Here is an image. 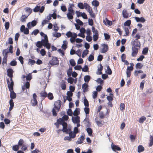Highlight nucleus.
<instances>
[{"mask_svg":"<svg viewBox=\"0 0 153 153\" xmlns=\"http://www.w3.org/2000/svg\"><path fill=\"white\" fill-rule=\"evenodd\" d=\"M19 148V146L18 145H16L13 146L12 149L15 151H18Z\"/></svg>","mask_w":153,"mask_h":153,"instance_id":"72a5a7b5","label":"nucleus"},{"mask_svg":"<svg viewBox=\"0 0 153 153\" xmlns=\"http://www.w3.org/2000/svg\"><path fill=\"white\" fill-rule=\"evenodd\" d=\"M74 81V79L71 77H69L68 79V82L71 84H72L73 83Z\"/></svg>","mask_w":153,"mask_h":153,"instance_id":"4d7b16f0","label":"nucleus"},{"mask_svg":"<svg viewBox=\"0 0 153 153\" xmlns=\"http://www.w3.org/2000/svg\"><path fill=\"white\" fill-rule=\"evenodd\" d=\"M92 30L94 34V35H99L97 29H96L94 27H92Z\"/></svg>","mask_w":153,"mask_h":153,"instance_id":"58836bf2","label":"nucleus"},{"mask_svg":"<svg viewBox=\"0 0 153 153\" xmlns=\"http://www.w3.org/2000/svg\"><path fill=\"white\" fill-rule=\"evenodd\" d=\"M77 35L75 33H73V36L71 37L70 39V41L71 43H73L76 41V38L77 37Z\"/></svg>","mask_w":153,"mask_h":153,"instance_id":"a211bd4d","label":"nucleus"},{"mask_svg":"<svg viewBox=\"0 0 153 153\" xmlns=\"http://www.w3.org/2000/svg\"><path fill=\"white\" fill-rule=\"evenodd\" d=\"M143 73V71L141 70H139L138 71H135L134 72V75L137 76L138 75V74L139 73Z\"/></svg>","mask_w":153,"mask_h":153,"instance_id":"49530a36","label":"nucleus"},{"mask_svg":"<svg viewBox=\"0 0 153 153\" xmlns=\"http://www.w3.org/2000/svg\"><path fill=\"white\" fill-rule=\"evenodd\" d=\"M61 104L62 102L60 100H58L55 102L54 108L52 109L53 116H56L57 115V114L56 112V111L58 112L59 111Z\"/></svg>","mask_w":153,"mask_h":153,"instance_id":"20e7f679","label":"nucleus"},{"mask_svg":"<svg viewBox=\"0 0 153 153\" xmlns=\"http://www.w3.org/2000/svg\"><path fill=\"white\" fill-rule=\"evenodd\" d=\"M29 63L31 65H33L35 63H36V62L35 60H32L31 59H29Z\"/></svg>","mask_w":153,"mask_h":153,"instance_id":"774afa93","label":"nucleus"},{"mask_svg":"<svg viewBox=\"0 0 153 153\" xmlns=\"http://www.w3.org/2000/svg\"><path fill=\"white\" fill-rule=\"evenodd\" d=\"M76 22L79 25L82 26L83 23L80 20L78 19L76 20Z\"/></svg>","mask_w":153,"mask_h":153,"instance_id":"680f3d73","label":"nucleus"},{"mask_svg":"<svg viewBox=\"0 0 153 153\" xmlns=\"http://www.w3.org/2000/svg\"><path fill=\"white\" fill-rule=\"evenodd\" d=\"M7 82L8 85V87L10 91L13 90V87L14 85L13 82H11L10 83V82L9 79H7Z\"/></svg>","mask_w":153,"mask_h":153,"instance_id":"6e6552de","label":"nucleus"},{"mask_svg":"<svg viewBox=\"0 0 153 153\" xmlns=\"http://www.w3.org/2000/svg\"><path fill=\"white\" fill-rule=\"evenodd\" d=\"M94 56L93 55L91 54L89 56L88 60L89 61H91L94 59Z\"/></svg>","mask_w":153,"mask_h":153,"instance_id":"0e129e2a","label":"nucleus"},{"mask_svg":"<svg viewBox=\"0 0 153 153\" xmlns=\"http://www.w3.org/2000/svg\"><path fill=\"white\" fill-rule=\"evenodd\" d=\"M74 6V4H69V7L68 8V11L69 13H72L73 14L74 13V11L73 10L72 8Z\"/></svg>","mask_w":153,"mask_h":153,"instance_id":"ddd939ff","label":"nucleus"},{"mask_svg":"<svg viewBox=\"0 0 153 153\" xmlns=\"http://www.w3.org/2000/svg\"><path fill=\"white\" fill-rule=\"evenodd\" d=\"M123 16L125 18H127L128 17L129 13H128L127 10L126 9L123 10L122 12Z\"/></svg>","mask_w":153,"mask_h":153,"instance_id":"f8f14e48","label":"nucleus"},{"mask_svg":"<svg viewBox=\"0 0 153 153\" xmlns=\"http://www.w3.org/2000/svg\"><path fill=\"white\" fill-rule=\"evenodd\" d=\"M9 104L10 105V107L9 108V111H11L14 106V103L13 102V100L12 99H10V100Z\"/></svg>","mask_w":153,"mask_h":153,"instance_id":"5701e85b","label":"nucleus"},{"mask_svg":"<svg viewBox=\"0 0 153 153\" xmlns=\"http://www.w3.org/2000/svg\"><path fill=\"white\" fill-rule=\"evenodd\" d=\"M85 139V137L83 135H82L79 138H78V140L76 142L77 144H80L83 143V141Z\"/></svg>","mask_w":153,"mask_h":153,"instance_id":"9b49d317","label":"nucleus"},{"mask_svg":"<svg viewBox=\"0 0 153 153\" xmlns=\"http://www.w3.org/2000/svg\"><path fill=\"white\" fill-rule=\"evenodd\" d=\"M104 35L105 36V39L107 40L110 39V36L109 35L106 33H104Z\"/></svg>","mask_w":153,"mask_h":153,"instance_id":"052dcab7","label":"nucleus"},{"mask_svg":"<svg viewBox=\"0 0 153 153\" xmlns=\"http://www.w3.org/2000/svg\"><path fill=\"white\" fill-rule=\"evenodd\" d=\"M24 141L23 139H20L18 141V145L19 146H21L24 144Z\"/></svg>","mask_w":153,"mask_h":153,"instance_id":"2f4dec72","label":"nucleus"},{"mask_svg":"<svg viewBox=\"0 0 153 153\" xmlns=\"http://www.w3.org/2000/svg\"><path fill=\"white\" fill-rule=\"evenodd\" d=\"M27 18V16L25 15H22L21 18V21L22 22H24L25 21L26 19Z\"/></svg>","mask_w":153,"mask_h":153,"instance_id":"a18cd8bd","label":"nucleus"},{"mask_svg":"<svg viewBox=\"0 0 153 153\" xmlns=\"http://www.w3.org/2000/svg\"><path fill=\"white\" fill-rule=\"evenodd\" d=\"M146 120V117L144 116H142L139 119L138 122L139 123H143Z\"/></svg>","mask_w":153,"mask_h":153,"instance_id":"473e14b6","label":"nucleus"},{"mask_svg":"<svg viewBox=\"0 0 153 153\" xmlns=\"http://www.w3.org/2000/svg\"><path fill=\"white\" fill-rule=\"evenodd\" d=\"M72 72V68H70L67 71V75L68 76H70Z\"/></svg>","mask_w":153,"mask_h":153,"instance_id":"8fccbe9b","label":"nucleus"},{"mask_svg":"<svg viewBox=\"0 0 153 153\" xmlns=\"http://www.w3.org/2000/svg\"><path fill=\"white\" fill-rule=\"evenodd\" d=\"M13 71L12 69L9 68L7 70V75L9 77L13 76Z\"/></svg>","mask_w":153,"mask_h":153,"instance_id":"6ab92c4d","label":"nucleus"},{"mask_svg":"<svg viewBox=\"0 0 153 153\" xmlns=\"http://www.w3.org/2000/svg\"><path fill=\"white\" fill-rule=\"evenodd\" d=\"M84 104L85 106L87 107L89 106V104L86 98H85L84 99Z\"/></svg>","mask_w":153,"mask_h":153,"instance_id":"a19ab883","label":"nucleus"},{"mask_svg":"<svg viewBox=\"0 0 153 153\" xmlns=\"http://www.w3.org/2000/svg\"><path fill=\"white\" fill-rule=\"evenodd\" d=\"M135 20L137 22H144L146 21L145 19L143 17H141L140 18L138 17H134Z\"/></svg>","mask_w":153,"mask_h":153,"instance_id":"2eb2a0df","label":"nucleus"},{"mask_svg":"<svg viewBox=\"0 0 153 153\" xmlns=\"http://www.w3.org/2000/svg\"><path fill=\"white\" fill-rule=\"evenodd\" d=\"M39 32V30L38 29H35L33 31L31 34L36 36Z\"/></svg>","mask_w":153,"mask_h":153,"instance_id":"bf43d9fd","label":"nucleus"},{"mask_svg":"<svg viewBox=\"0 0 153 153\" xmlns=\"http://www.w3.org/2000/svg\"><path fill=\"white\" fill-rule=\"evenodd\" d=\"M74 14V13L73 14V13H69L68 12L67 15V16L69 19H73V16Z\"/></svg>","mask_w":153,"mask_h":153,"instance_id":"393cba45","label":"nucleus"},{"mask_svg":"<svg viewBox=\"0 0 153 153\" xmlns=\"http://www.w3.org/2000/svg\"><path fill=\"white\" fill-rule=\"evenodd\" d=\"M84 110L86 114H89L90 111V109L89 108L85 107L84 108Z\"/></svg>","mask_w":153,"mask_h":153,"instance_id":"69168bd1","label":"nucleus"},{"mask_svg":"<svg viewBox=\"0 0 153 153\" xmlns=\"http://www.w3.org/2000/svg\"><path fill=\"white\" fill-rule=\"evenodd\" d=\"M103 69V66L102 64H100V67H98L97 69V74L98 75H100L102 74V71Z\"/></svg>","mask_w":153,"mask_h":153,"instance_id":"f3484780","label":"nucleus"},{"mask_svg":"<svg viewBox=\"0 0 153 153\" xmlns=\"http://www.w3.org/2000/svg\"><path fill=\"white\" fill-rule=\"evenodd\" d=\"M68 44V43L66 40L63 41V44L62 46V48L64 50H65L67 48Z\"/></svg>","mask_w":153,"mask_h":153,"instance_id":"4be33fe9","label":"nucleus"},{"mask_svg":"<svg viewBox=\"0 0 153 153\" xmlns=\"http://www.w3.org/2000/svg\"><path fill=\"white\" fill-rule=\"evenodd\" d=\"M68 127L66 128V132H65L67 134H69L70 137L71 138H74L76 136V134H74L73 132L71 131V128H67Z\"/></svg>","mask_w":153,"mask_h":153,"instance_id":"39448f33","label":"nucleus"},{"mask_svg":"<svg viewBox=\"0 0 153 153\" xmlns=\"http://www.w3.org/2000/svg\"><path fill=\"white\" fill-rule=\"evenodd\" d=\"M145 84V81L143 80L140 83V89L143 90L144 88V84Z\"/></svg>","mask_w":153,"mask_h":153,"instance_id":"6e6d98bb","label":"nucleus"},{"mask_svg":"<svg viewBox=\"0 0 153 153\" xmlns=\"http://www.w3.org/2000/svg\"><path fill=\"white\" fill-rule=\"evenodd\" d=\"M141 38V36L139 33L136 34V36L134 37L135 39L134 40H138V39H140Z\"/></svg>","mask_w":153,"mask_h":153,"instance_id":"338daca9","label":"nucleus"},{"mask_svg":"<svg viewBox=\"0 0 153 153\" xmlns=\"http://www.w3.org/2000/svg\"><path fill=\"white\" fill-rule=\"evenodd\" d=\"M78 6L80 9H83L84 8V4L82 2L79 3Z\"/></svg>","mask_w":153,"mask_h":153,"instance_id":"13d9d810","label":"nucleus"},{"mask_svg":"<svg viewBox=\"0 0 153 153\" xmlns=\"http://www.w3.org/2000/svg\"><path fill=\"white\" fill-rule=\"evenodd\" d=\"M21 150L23 151H26L28 147V146L27 145L24 144L22 146Z\"/></svg>","mask_w":153,"mask_h":153,"instance_id":"09e8293b","label":"nucleus"},{"mask_svg":"<svg viewBox=\"0 0 153 153\" xmlns=\"http://www.w3.org/2000/svg\"><path fill=\"white\" fill-rule=\"evenodd\" d=\"M3 54H4V58H7L8 56V53H9L7 49L4 50L3 51Z\"/></svg>","mask_w":153,"mask_h":153,"instance_id":"c85d7f7f","label":"nucleus"},{"mask_svg":"<svg viewBox=\"0 0 153 153\" xmlns=\"http://www.w3.org/2000/svg\"><path fill=\"white\" fill-rule=\"evenodd\" d=\"M111 148L112 150L116 152V151H120L121 148L117 146L114 145H111Z\"/></svg>","mask_w":153,"mask_h":153,"instance_id":"dca6fc26","label":"nucleus"},{"mask_svg":"<svg viewBox=\"0 0 153 153\" xmlns=\"http://www.w3.org/2000/svg\"><path fill=\"white\" fill-rule=\"evenodd\" d=\"M107 73L109 75H110L112 74V72L111 69L110 68L109 66L107 65Z\"/></svg>","mask_w":153,"mask_h":153,"instance_id":"4c0bfd02","label":"nucleus"},{"mask_svg":"<svg viewBox=\"0 0 153 153\" xmlns=\"http://www.w3.org/2000/svg\"><path fill=\"white\" fill-rule=\"evenodd\" d=\"M41 36L44 37V39H42L41 42L42 43V45L46 48L48 49L51 48V45L48 43V38L47 35L45 34L43 32H41L40 33Z\"/></svg>","mask_w":153,"mask_h":153,"instance_id":"f03ea898","label":"nucleus"},{"mask_svg":"<svg viewBox=\"0 0 153 153\" xmlns=\"http://www.w3.org/2000/svg\"><path fill=\"white\" fill-rule=\"evenodd\" d=\"M143 67V65L140 63H137L135 65V68L137 69H141Z\"/></svg>","mask_w":153,"mask_h":153,"instance_id":"f704fd0d","label":"nucleus"},{"mask_svg":"<svg viewBox=\"0 0 153 153\" xmlns=\"http://www.w3.org/2000/svg\"><path fill=\"white\" fill-rule=\"evenodd\" d=\"M153 145V136L150 135L149 139V146H152Z\"/></svg>","mask_w":153,"mask_h":153,"instance_id":"c756f323","label":"nucleus"},{"mask_svg":"<svg viewBox=\"0 0 153 153\" xmlns=\"http://www.w3.org/2000/svg\"><path fill=\"white\" fill-rule=\"evenodd\" d=\"M131 20H128L126 21L124 24V25L125 26H128L129 29L131 28L130 25L131 24Z\"/></svg>","mask_w":153,"mask_h":153,"instance_id":"a878e982","label":"nucleus"},{"mask_svg":"<svg viewBox=\"0 0 153 153\" xmlns=\"http://www.w3.org/2000/svg\"><path fill=\"white\" fill-rule=\"evenodd\" d=\"M128 27H125L124 28V30L125 31L126 35H125V36H128L129 35V30Z\"/></svg>","mask_w":153,"mask_h":153,"instance_id":"c9c22d12","label":"nucleus"},{"mask_svg":"<svg viewBox=\"0 0 153 153\" xmlns=\"http://www.w3.org/2000/svg\"><path fill=\"white\" fill-rule=\"evenodd\" d=\"M149 48L147 47L145 48H144L142 51V53L145 55H146L148 51Z\"/></svg>","mask_w":153,"mask_h":153,"instance_id":"e433bc0d","label":"nucleus"},{"mask_svg":"<svg viewBox=\"0 0 153 153\" xmlns=\"http://www.w3.org/2000/svg\"><path fill=\"white\" fill-rule=\"evenodd\" d=\"M57 122L54 123V125L56 126L57 128H59V125H61L63 126L62 129L63 132H66V128L68 127V124L62 118H59L57 119Z\"/></svg>","mask_w":153,"mask_h":153,"instance_id":"7ed1b4c3","label":"nucleus"},{"mask_svg":"<svg viewBox=\"0 0 153 153\" xmlns=\"http://www.w3.org/2000/svg\"><path fill=\"white\" fill-rule=\"evenodd\" d=\"M40 8V6H36L33 9V10L35 12H37L39 11Z\"/></svg>","mask_w":153,"mask_h":153,"instance_id":"603ef678","label":"nucleus"},{"mask_svg":"<svg viewBox=\"0 0 153 153\" xmlns=\"http://www.w3.org/2000/svg\"><path fill=\"white\" fill-rule=\"evenodd\" d=\"M10 65L12 66H16L17 65V62L16 60H13L10 63Z\"/></svg>","mask_w":153,"mask_h":153,"instance_id":"37998d69","label":"nucleus"},{"mask_svg":"<svg viewBox=\"0 0 153 153\" xmlns=\"http://www.w3.org/2000/svg\"><path fill=\"white\" fill-rule=\"evenodd\" d=\"M88 69L89 68L88 66L87 65H85L83 68L82 70L83 71L87 72L88 70Z\"/></svg>","mask_w":153,"mask_h":153,"instance_id":"e2e57ef3","label":"nucleus"},{"mask_svg":"<svg viewBox=\"0 0 153 153\" xmlns=\"http://www.w3.org/2000/svg\"><path fill=\"white\" fill-rule=\"evenodd\" d=\"M91 79V77L89 75H86L84 76V80L85 82L88 83Z\"/></svg>","mask_w":153,"mask_h":153,"instance_id":"bb28decb","label":"nucleus"},{"mask_svg":"<svg viewBox=\"0 0 153 153\" xmlns=\"http://www.w3.org/2000/svg\"><path fill=\"white\" fill-rule=\"evenodd\" d=\"M137 152L139 153L143 152L144 150V148L142 145H139L137 148Z\"/></svg>","mask_w":153,"mask_h":153,"instance_id":"b1692460","label":"nucleus"},{"mask_svg":"<svg viewBox=\"0 0 153 153\" xmlns=\"http://www.w3.org/2000/svg\"><path fill=\"white\" fill-rule=\"evenodd\" d=\"M66 35L68 37L70 38L73 36V33L69 31L66 33Z\"/></svg>","mask_w":153,"mask_h":153,"instance_id":"de8ad7c7","label":"nucleus"},{"mask_svg":"<svg viewBox=\"0 0 153 153\" xmlns=\"http://www.w3.org/2000/svg\"><path fill=\"white\" fill-rule=\"evenodd\" d=\"M10 92V97L11 99H14L16 97V94L13 90H11Z\"/></svg>","mask_w":153,"mask_h":153,"instance_id":"aec40b11","label":"nucleus"},{"mask_svg":"<svg viewBox=\"0 0 153 153\" xmlns=\"http://www.w3.org/2000/svg\"><path fill=\"white\" fill-rule=\"evenodd\" d=\"M80 117L79 116H77L76 117H72V118L73 122L74 123L78 124L80 122Z\"/></svg>","mask_w":153,"mask_h":153,"instance_id":"9d476101","label":"nucleus"},{"mask_svg":"<svg viewBox=\"0 0 153 153\" xmlns=\"http://www.w3.org/2000/svg\"><path fill=\"white\" fill-rule=\"evenodd\" d=\"M92 4L93 6L95 7H97L99 5V2L96 0H94L92 2Z\"/></svg>","mask_w":153,"mask_h":153,"instance_id":"cd10ccee","label":"nucleus"},{"mask_svg":"<svg viewBox=\"0 0 153 153\" xmlns=\"http://www.w3.org/2000/svg\"><path fill=\"white\" fill-rule=\"evenodd\" d=\"M88 85L86 83H84L82 86V88L83 89V91L84 92H87L88 91Z\"/></svg>","mask_w":153,"mask_h":153,"instance_id":"4468645a","label":"nucleus"},{"mask_svg":"<svg viewBox=\"0 0 153 153\" xmlns=\"http://www.w3.org/2000/svg\"><path fill=\"white\" fill-rule=\"evenodd\" d=\"M70 63L71 65L72 66H74L76 65V62L74 59H71L70 60Z\"/></svg>","mask_w":153,"mask_h":153,"instance_id":"864d4df0","label":"nucleus"},{"mask_svg":"<svg viewBox=\"0 0 153 153\" xmlns=\"http://www.w3.org/2000/svg\"><path fill=\"white\" fill-rule=\"evenodd\" d=\"M49 63L52 66L55 65H58L59 64V60L57 58L53 57L49 61Z\"/></svg>","mask_w":153,"mask_h":153,"instance_id":"0eeeda50","label":"nucleus"},{"mask_svg":"<svg viewBox=\"0 0 153 153\" xmlns=\"http://www.w3.org/2000/svg\"><path fill=\"white\" fill-rule=\"evenodd\" d=\"M102 50L101 52L102 53H105L107 52L108 50V46L106 44H103L102 45Z\"/></svg>","mask_w":153,"mask_h":153,"instance_id":"1a4fd4ad","label":"nucleus"},{"mask_svg":"<svg viewBox=\"0 0 153 153\" xmlns=\"http://www.w3.org/2000/svg\"><path fill=\"white\" fill-rule=\"evenodd\" d=\"M86 131L88 134V135L90 136H93V131L92 129L90 128H86Z\"/></svg>","mask_w":153,"mask_h":153,"instance_id":"412c9836","label":"nucleus"},{"mask_svg":"<svg viewBox=\"0 0 153 153\" xmlns=\"http://www.w3.org/2000/svg\"><path fill=\"white\" fill-rule=\"evenodd\" d=\"M88 50H85L82 53V58H84L85 56H86L88 54Z\"/></svg>","mask_w":153,"mask_h":153,"instance_id":"3c124183","label":"nucleus"},{"mask_svg":"<svg viewBox=\"0 0 153 153\" xmlns=\"http://www.w3.org/2000/svg\"><path fill=\"white\" fill-rule=\"evenodd\" d=\"M78 109L76 108V109L74 111L73 113V115L74 116H77L79 114V111L78 110Z\"/></svg>","mask_w":153,"mask_h":153,"instance_id":"c03bdc74","label":"nucleus"},{"mask_svg":"<svg viewBox=\"0 0 153 153\" xmlns=\"http://www.w3.org/2000/svg\"><path fill=\"white\" fill-rule=\"evenodd\" d=\"M131 43L132 45L131 55L133 57H135L137 55L138 51L140 49V42L139 40H134Z\"/></svg>","mask_w":153,"mask_h":153,"instance_id":"f257e3e1","label":"nucleus"},{"mask_svg":"<svg viewBox=\"0 0 153 153\" xmlns=\"http://www.w3.org/2000/svg\"><path fill=\"white\" fill-rule=\"evenodd\" d=\"M48 98L50 100H52L53 98V94L51 93H49L47 96Z\"/></svg>","mask_w":153,"mask_h":153,"instance_id":"79ce46f5","label":"nucleus"},{"mask_svg":"<svg viewBox=\"0 0 153 153\" xmlns=\"http://www.w3.org/2000/svg\"><path fill=\"white\" fill-rule=\"evenodd\" d=\"M36 46L39 48H41L42 47V43L41 41H38L36 44Z\"/></svg>","mask_w":153,"mask_h":153,"instance_id":"ea45409f","label":"nucleus"},{"mask_svg":"<svg viewBox=\"0 0 153 153\" xmlns=\"http://www.w3.org/2000/svg\"><path fill=\"white\" fill-rule=\"evenodd\" d=\"M41 97H43L44 98H46L48 96V94L45 91H42L40 93Z\"/></svg>","mask_w":153,"mask_h":153,"instance_id":"7c9ffc66","label":"nucleus"},{"mask_svg":"<svg viewBox=\"0 0 153 153\" xmlns=\"http://www.w3.org/2000/svg\"><path fill=\"white\" fill-rule=\"evenodd\" d=\"M37 96L35 93H34L33 95V99L31 100V103L32 106H35L37 104Z\"/></svg>","mask_w":153,"mask_h":153,"instance_id":"423d86ee","label":"nucleus"},{"mask_svg":"<svg viewBox=\"0 0 153 153\" xmlns=\"http://www.w3.org/2000/svg\"><path fill=\"white\" fill-rule=\"evenodd\" d=\"M18 60L20 61L21 63L23 65L24 64V58L22 56H20L19 57Z\"/></svg>","mask_w":153,"mask_h":153,"instance_id":"5fc2aeb1","label":"nucleus"}]
</instances>
